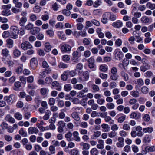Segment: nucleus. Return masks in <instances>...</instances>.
I'll return each mask as SVG.
<instances>
[{
    "instance_id": "nucleus-1",
    "label": "nucleus",
    "mask_w": 155,
    "mask_h": 155,
    "mask_svg": "<svg viewBox=\"0 0 155 155\" xmlns=\"http://www.w3.org/2000/svg\"><path fill=\"white\" fill-rule=\"evenodd\" d=\"M11 34L10 37L13 39H16L18 38L19 30L18 27L15 26H12L10 28Z\"/></svg>"
},
{
    "instance_id": "nucleus-2",
    "label": "nucleus",
    "mask_w": 155,
    "mask_h": 155,
    "mask_svg": "<svg viewBox=\"0 0 155 155\" xmlns=\"http://www.w3.org/2000/svg\"><path fill=\"white\" fill-rule=\"evenodd\" d=\"M15 99L14 95L11 94L9 96H6L4 97V99L9 105L12 104Z\"/></svg>"
},
{
    "instance_id": "nucleus-3",
    "label": "nucleus",
    "mask_w": 155,
    "mask_h": 155,
    "mask_svg": "<svg viewBox=\"0 0 155 155\" xmlns=\"http://www.w3.org/2000/svg\"><path fill=\"white\" fill-rule=\"evenodd\" d=\"M60 49L62 52H70L71 51V47L68 44H64L61 45Z\"/></svg>"
},
{
    "instance_id": "nucleus-4",
    "label": "nucleus",
    "mask_w": 155,
    "mask_h": 155,
    "mask_svg": "<svg viewBox=\"0 0 155 155\" xmlns=\"http://www.w3.org/2000/svg\"><path fill=\"white\" fill-rule=\"evenodd\" d=\"M1 54L3 56V61L6 63L5 58L7 57L9 55V50L7 48H5L2 50Z\"/></svg>"
},
{
    "instance_id": "nucleus-5",
    "label": "nucleus",
    "mask_w": 155,
    "mask_h": 155,
    "mask_svg": "<svg viewBox=\"0 0 155 155\" xmlns=\"http://www.w3.org/2000/svg\"><path fill=\"white\" fill-rule=\"evenodd\" d=\"M21 46L22 49L24 50H27L28 49H31L33 47L30 43L28 41L22 43Z\"/></svg>"
},
{
    "instance_id": "nucleus-6",
    "label": "nucleus",
    "mask_w": 155,
    "mask_h": 155,
    "mask_svg": "<svg viewBox=\"0 0 155 155\" xmlns=\"http://www.w3.org/2000/svg\"><path fill=\"white\" fill-rule=\"evenodd\" d=\"M28 134H37L38 133L39 131L38 129L35 127H29L28 129Z\"/></svg>"
},
{
    "instance_id": "nucleus-7",
    "label": "nucleus",
    "mask_w": 155,
    "mask_h": 155,
    "mask_svg": "<svg viewBox=\"0 0 155 155\" xmlns=\"http://www.w3.org/2000/svg\"><path fill=\"white\" fill-rule=\"evenodd\" d=\"M38 62L37 58H32L30 61V66L31 68L34 69L37 66Z\"/></svg>"
},
{
    "instance_id": "nucleus-8",
    "label": "nucleus",
    "mask_w": 155,
    "mask_h": 155,
    "mask_svg": "<svg viewBox=\"0 0 155 155\" xmlns=\"http://www.w3.org/2000/svg\"><path fill=\"white\" fill-rule=\"evenodd\" d=\"M88 66L90 69L94 68L95 67L94 59L93 57H91L87 60Z\"/></svg>"
},
{
    "instance_id": "nucleus-9",
    "label": "nucleus",
    "mask_w": 155,
    "mask_h": 155,
    "mask_svg": "<svg viewBox=\"0 0 155 155\" xmlns=\"http://www.w3.org/2000/svg\"><path fill=\"white\" fill-rule=\"evenodd\" d=\"M123 56V54L121 51H117L115 52V58L116 59L120 60L122 58Z\"/></svg>"
},
{
    "instance_id": "nucleus-10",
    "label": "nucleus",
    "mask_w": 155,
    "mask_h": 155,
    "mask_svg": "<svg viewBox=\"0 0 155 155\" xmlns=\"http://www.w3.org/2000/svg\"><path fill=\"white\" fill-rule=\"evenodd\" d=\"M71 117L75 121H78L80 120V118L78 113L76 112H74L71 114Z\"/></svg>"
},
{
    "instance_id": "nucleus-11",
    "label": "nucleus",
    "mask_w": 155,
    "mask_h": 155,
    "mask_svg": "<svg viewBox=\"0 0 155 155\" xmlns=\"http://www.w3.org/2000/svg\"><path fill=\"white\" fill-rule=\"evenodd\" d=\"M104 141L102 139H99L97 145V147L99 149H102L104 148Z\"/></svg>"
},
{
    "instance_id": "nucleus-12",
    "label": "nucleus",
    "mask_w": 155,
    "mask_h": 155,
    "mask_svg": "<svg viewBox=\"0 0 155 155\" xmlns=\"http://www.w3.org/2000/svg\"><path fill=\"white\" fill-rule=\"evenodd\" d=\"M78 52L77 51H74L73 53V57L72 60L74 62H77L78 61Z\"/></svg>"
},
{
    "instance_id": "nucleus-13",
    "label": "nucleus",
    "mask_w": 155,
    "mask_h": 155,
    "mask_svg": "<svg viewBox=\"0 0 155 155\" xmlns=\"http://www.w3.org/2000/svg\"><path fill=\"white\" fill-rule=\"evenodd\" d=\"M45 51L47 52H49L51 49V46L49 42H46L44 44Z\"/></svg>"
},
{
    "instance_id": "nucleus-14",
    "label": "nucleus",
    "mask_w": 155,
    "mask_h": 155,
    "mask_svg": "<svg viewBox=\"0 0 155 155\" xmlns=\"http://www.w3.org/2000/svg\"><path fill=\"white\" fill-rule=\"evenodd\" d=\"M13 54L14 57L16 58L18 57L21 54V52L20 50L17 48H15L13 51Z\"/></svg>"
},
{
    "instance_id": "nucleus-15",
    "label": "nucleus",
    "mask_w": 155,
    "mask_h": 155,
    "mask_svg": "<svg viewBox=\"0 0 155 155\" xmlns=\"http://www.w3.org/2000/svg\"><path fill=\"white\" fill-rule=\"evenodd\" d=\"M79 133L77 131H75L73 133V136L74 138V140L75 141L79 142L81 140L80 137L79 136Z\"/></svg>"
},
{
    "instance_id": "nucleus-16",
    "label": "nucleus",
    "mask_w": 155,
    "mask_h": 155,
    "mask_svg": "<svg viewBox=\"0 0 155 155\" xmlns=\"http://www.w3.org/2000/svg\"><path fill=\"white\" fill-rule=\"evenodd\" d=\"M80 145L82 147L83 150H88L90 149V145L88 143L82 142L80 143Z\"/></svg>"
},
{
    "instance_id": "nucleus-17",
    "label": "nucleus",
    "mask_w": 155,
    "mask_h": 155,
    "mask_svg": "<svg viewBox=\"0 0 155 155\" xmlns=\"http://www.w3.org/2000/svg\"><path fill=\"white\" fill-rule=\"evenodd\" d=\"M41 29L40 28L38 27H33L30 32V33L33 35H35L39 33Z\"/></svg>"
},
{
    "instance_id": "nucleus-18",
    "label": "nucleus",
    "mask_w": 155,
    "mask_h": 155,
    "mask_svg": "<svg viewBox=\"0 0 155 155\" xmlns=\"http://www.w3.org/2000/svg\"><path fill=\"white\" fill-rule=\"evenodd\" d=\"M150 68V66L148 64H143L140 67V69L141 71L145 72L147 70Z\"/></svg>"
},
{
    "instance_id": "nucleus-19",
    "label": "nucleus",
    "mask_w": 155,
    "mask_h": 155,
    "mask_svg": "<svg viewBox=\"0 0 155 155\" xmlns=\"http://www.w3.org/2000/svg\"><path fill=\"white\" fill-rule=\"evenodd\" d=\"M52 86L56 88V90L58 91H60L61 89V86L56 81L53 82L51 84Z\"/></svg>"
},
{
    "instance_id": "nucleus-20",
    "label": "nucleus",
    "mask_w": 155,
    "mask_h": 155,
    "mask_svg": "<svg viewBox=\"0 0 155 155\" xmlns=\"http://www.w3.org/2000/svg\"><path fill=\"white\" fill-rule=\"evenodd\" d=\"M142 23L144 24H147L150 22V19L146 16H143L140 19Z\"/></svg>"
},
{
    "instance_id": "nucleus-21",
    "label": "nucleus",
    "mask_w": 155,
    "mask_h": 155,
    "mask_svg": "<svg viewBox=\"0 0 155 155\" xmlns=\"http://www.w3.org/2000/svg\"><path fill=\"white\" fill-rule=\"evenodd\" d=\"M123 23L122 22L120 21H117L116 22L113 23L112 24V25L114 27L117 28L120 27L122 26Z\"/></svg>"
},
{
    "instance_id": "nucleus-22",
    "label": "nucleus",
    "mask_w": 155,
    "mask_h": 155,
    "mask_svg": "<svg viewBox=\"0 0 155 155\" xmlns=\"http://www.w3.org/2000/svg\"><path fill=\"white\" fill-rule=\"evenodd\" d=\"M57 35L60 39L62 40H64L66 39V37L64 34H63L62 31H59L57 32Z\"/></svg>"
},
{
    "instance_id": "nucleus-23",
    "label": "nucleus",
    "mask_w": 155,
    "mask_h": 155,
    "mask_svg": "<svg viewBox=\"0 0 155 155\" xmlns=\"http://www.w3.org/2000/svg\"><path fill=\"white\" fill-rule=\"evenodd\" d=\"M13 41L11 39H8L6 40V45L7 47L9 48H12L13 46Z\"/></svg>"
},
{
    "instance_id": "nucleus-24",
    "label": "nucleus",
    "mask_w": 155,
    "mask_h": 155,
    "mask_svg": "<svg viewBox=\"0 0 155 155\" xmlns=\"http://www.w3.org/2000/svg\"><path fill=\"white\" fill-rule=\"evenodd\" d=\"M5 119L6 120L12 123H14L15 121V119L9 115H7Z\"/></svg>"
},
{
    "instance_id": "nucleus-25",
    "label": "nucleus",
    "mask_w": 155,
    "mask_h": 155,
    "mask_svg": "<svg viewBox=\"0 0 155 155\" xmlns=\"http://www.w3.org/2000/svg\"><path fill=\"white\" fill-rule=\"evenodd\" d=\"M19 0H13V2L15 4V6L18 8H20L22 6V4L19 2Z\"/></svg>"
},
{
    "instance_id": "nucleus-26",
    "label": "nucleus",
    "mask_w": 155,
    "mask_h": 155,
    "mask_svg": "<svg viewBox=\"0 0 155 155\" xmlns=\"http://www.w3.org/2000/svg\"><path fill=\"white\" fill-rule=\"evenodd\" d=\"M27 21V19L26 17H22L19 21V25L21 26H23L26 22Z\"/></svg>"
},
{
    "instance_id": "nucleus-27",
    "label": "nucleus",
    "mask_w": 155,
    "mask_h": 155,
    "mask_svg": "<svg viewBox=\"0 0 155 155\" xmlns=\"http://www.w3.org/2000/svg\"><path fill=\"white\" fill-rule=\"evenodd\" d=\"M140 114L137 115L136 113L133 112L131 113L130 115V118H134L136 119H138L140 118Z\"/></svg>"
},
{
    "instance_id": "nucleus-28",
    "label": "nucleus",
    "mask_w": 155,
    "mask_h": 155,
    "mask_svg": "<svg viewBox=\"0 0 155 155\" xmlns=\"http://www.w3.org/2000/svg\"><path fill=\"white\" fill-rule=\"evenodd\" d=\"M99 69L102 72H106L107 71L108 68L107 65L104 64H101L100 66Z\"/></svg>"
},
{
    "instance_id": "nucleus-29",
    "label": "nucleus",
    "mask_w": 155,
    "mask_h": 155,
    "mask_svg": "<svg viewBox=\"0 0 155 155\" xmlns=\"http://www.w3.org/2000/svg\"><path fill=\"white\" fill-rule=\"evenodd\" d=\"M101 126L105 132H108L110 130V127L107 124L103 123L101 124Z\"/></svg>"
},
{
    "instance_id": "nucleus-30",
    "label": "nucleus",
    "mask_w": 155,
    "mask_h": 155,
    "mask_svg": "<svg viewBox=\"0 0 155 155\" xmlns=\"http://www.w3.org/2000/svg\"><path fill=\"white\" fill-rule=\"evenodd\" d=\"M51 112L49 110H46V114L43 116V119L44 120H47L49 119L50 115H51Z\"/></svg>"
},
{
    "instance_id": "nucleus-31",
    "label": "nucleus",
    "mask_w": 155,
    "mask_h": 155,
    "mask_svg": "<svg viewBox=\"0 0 155 155\" xmlns=\"http://www.w3.org/2000/svg\"><path fill=\"white\" fill-rule=\"evenodd\" d=\"M121 76L124 78L125 81H127L129 80V77L127 74L124 71H121L120 73Z\"/></svg>"
},
{
    "instance_id": "nucleus-32",
    "label": "nucleus",
    "mask_w": 155,
    "mask_h": 155,
    "mask_svg": "<svg viewBox=\"0 0 155 155\" xmlns=\"http://www.w3.org/2000/svg\"><path fill=\"white\" fill-rule=\"evenodd\" d=\"M14 117L16 119L19 120H21L23 118L22 114L18 112H16L15 114Z\"/></svg>"
},
{
    "instance_id": "nucleus-33",
    "label": "nucleus",
    "mask_w": 155,
    "mask_h": 155,
    "mask_svg": "<svg viewBox=\"0 0 155 155\" xmlns=\"http://www.w3.org/2000/svg\"><path fill=\"white\" fill-rule=\"evenodd\" d=\"M146 5L147 8L151 10L155 9V4H152L149 2L146 4Z\"/></svg>"
},
{
    "instance_id": "nucleus-34",
    "label": "nucleus",
    "mask_w": 155,
    "mask_h": 155,
    "mask_svg": "<svg viewBox=\"0 0 155 155\" xmlns=\"http://www.w3.org/2000/svg\"><path fill=\"white\" fill-rule=\"evenodd\" d=\"M98 153V150L95 148H93L90 151V153L91 155H97Z\"/></svg>"
},
{
    "instance_id": "nucleus-35",
    "label": "nucleus",
    "mask_w": 155,
    "mask_h": 155,
    "mask_svg": "<svg viewBox=\"0 0 155 155\" xmlns=\"http://www.w3.org/2000/svg\"><path fill=\"white\" fill-rule=\"evenodd\" d=\"M72 87L71 85L70 84H67L64 85V89L65 91L68 92L70 91Z\"/></svg>"
},
{
    "instance_id": "nucleus-36",
    "label": "nucleus",
    "mask_w": 155,
    "mask_h": 155,
    "mask_svg": "<svg viewBox=\"0 0 155 155\" xmlns=\"http://www.w3.org/2000/svg\"><path fill=\"white\" fill-rule=\"evenodd\" d=\"M72 135V133L69 132L67 133L65 135V137L66 138H67V140L68 141H71L72 140V139H71V137Z\"/></svg>"
},
{
    "instance_id": "nucleus-37",
    "label": "nucleus",
    "mask_w": 155,
    "mask_h": 155,
    "mask_svg": "<svg viewBox=\"0 0 155 155\" xmlns=\"http://www.w3.org/2000/svg\"><path fill=\"white\" fill-rule=\"evenodd\" d=\"M21 83L18 81L16 82L14 84L15 88L14 89L15 90H17L21 86Z\"/></svg>"
},
{
    "instance_id": "nucleus-38",
    "label": "nucleus",
    "mask_w": 155,
    "mask_h": 155,
    "mask_svg": "<svg viewBox=\"0 0 155 155\" xmlns=\"http://www.w3.org/2000/svg\"><path fill=\"white\" fill-rule=\"evenodd\" d=\"M83 78L84 79L85 81L87 80L89 78V74L88 71H84L82 74Z\"/></svg>"
},
{
    "instance_id": "nucleus-39",
    "label": "nucleus",
    "mask_w": 155,
    "mask_h": 155,
    "mask_svg": "<svg viewBox=\"0 0 155 155\" xmlns=\"http://www.w3.org/2000/svg\"><path fill=\"white\" fill-rule=\"evenodd\" d=\"M151 140V138L149 135H146L144 137L143 142L144 143H149Z\"/></svg>"
},
{
    "instance_id": "nucleus-40",
    "label": "nucleus",
    "mask_w": 155,
    "mask_h": 155,
    "mask_svg": "<svg viewBox=\"0 0 155 155\" xmlns=\"http://www.w3.org/2000/svg\"><path fill=\"white\" fill-rule=\"evenodd\" d=\"M34 27V25L31 23H29L27 24L25 27V29L27 30H31Z\"/></svg>"
},
{
    "instance_id": "nucleus-41",
    "label": "nucleus",
    "mask_w": 155,
    "mask_h": 155,
    "mask_svg": "<svg viewBox=\"0 0 155 155\" xmlns=\"http://www.w3.org/2000/svg\"><path fill=\"white\" fill-rule=\"evenodd\" d=\"M130 93L131 95L135 98L138 97L139 96V93L137 91H132Z\"/></svg>"
},
{
    "instance_id": "nucleus-42",
    "label": "nucleus",
    "mask_w": 155,
    "mask_h": 155,
    "mask_svg": "<svg viewBox=\"0 0 155 155\" xmlns=\"http://www.w3.org/2000/svg\"><path fill=\"white\" fill-rule=\"evenodd\" d=\"M141 91L143 93L146 94L148 93L149 89L147 87L143 86L141 88Z\"/></svg>"
},
{
    "instance_id": "nucleus-43",
    "label": "nucleus",
    "mask_w": 155,
    "mask_h": 155,
    "mask_svg": "<svg viewBox=\"0 0 155 155\" xmlns=\"http://www.w3.org/2000/svg\"><path fill=\"white\" fill-rule=\"evenodd\" d=\"M143 130V132L145 133H150L152 132L153 130V128L152 127H148L144 128Z\"/></svg>"
},
{
    "instance_id": "nucleus-44",
    "label": "nucleus",
    "mask_w": 155,
    "mask_h": 155,
    "mask_svg": "<svg viewBox=\"0 0 155 155\" xmlns=\"http://www.w3.org/2000/svg\"><path fill=\"white\" fill-rule=\"evenodd\" d=\"M102 3V1L101 0H97L94 2L93 6L95 8H97L101 5Z\"/></svg>"
},
{
    "instance_id": "nucleus-45",
    "label": "nucleus",
    "mask_w": 155,
    "mask_h": 155,
    "mask_svg": "<svg viewBox=\"0 0 155 155\" xmlns=\"http://www.w3.org/2000/svg\"><path fill=\"white\" fill-rule=\"evenodd\" d=\"M106 107L108 109L112 110L114 108L115 105L113 103H108L106 104Z\"/></svg>"
},
{
    "instance_id": "nucleus-46",
    "label": "nucleus",
    "mask_w": 155,
    "mask_h": 155,
    "mask_svg": "<svg viewBox=\"0 0 155 155\" xmlns=\"http://www.w3.org/2000/svg\"><path fill=\"white\" fill-rule=\"evenodd\" d=\"M2 14L3 16H8L11 14L10 11L8 10H3L2 12Z\"/></svg>"
},
{
    "instance_id": "nucleus-47",
    "label": "nucleus",
    "mask_w": 155,
    "mask_h": 155,
    "mask_svg": "<svg viewBox=\"0 0 155 155\" xmlns=\"http://www.w3.org/2000/svg\"><path fill=\"white\" fill-rule=\"evenodd\" d=\"M126 117V116L125 115L120 117L117 120L118 122L120 123H123L125 120Z\"/></svg>"
},
{
    "instance_id": "nucleus-48",
    "label": "nucleus",
    "mask_w": 155,
    "mask_h": 155,
    "mask_svg": "<svg viewBox=\"0 0 155 155\" xmlns=\"http://www.w3.org/2000/svg\"><path fill=\"white\" fill-rule=\"evenodd\" d=\"M119 78V76L117 74H112L110 77V78L112 80H117Z\"/></svg>"
},
{
    "instance_id": "nucleus-49",
    "label": "nucleus",
    "mask_w": 155,
    "mask_h": 155,
    "mask_svg": "<svg viewBox=\"0 0 155 155\" xmlns=\"http://www.w3.org/2000/svg\"><path fill=\"white\" fill-rule=\"evenodd\" d=\"M68 74H67L66 71L64 72L63 74L61 75V80L65 81H66L68 78Z\"/></svg>"
},
{
    "instance_id": "nucleus-50",
    "label": "nucleus",
    "mask_w": 155,
    "mask_h": 155,
    "mask_svg": "<svg viewBox=\"0 0 155 155\" xmlns=\"http://www.w3.org/2000/svg\"><path fill=\"white\" fill-rule=\"evenodd\" d=\"M19 134L23 137H26L27 136V133L24 131L23 128H21L19 131Z\"/></svg>"
},
{
    "instance_id": "nucleus-51",
    "label": "nucleus",
    "mask_w": 155,
    "mask_h": 155,
    "mask_svg": "<svg viewBox=\"0 0 155 155\" xmlns=\"http://www.w3.org/2000/svg\"><path fill=\"white\" fill-rule=\"evenodd\" d=\"M71 155H79V152L77 149H74L71 151Z\"/></svg>"
},
{
    "instance_id": "nucleus-52",
    "label": "nucleus",
    "mask_w": 155,
    "mask_h": 155,
    "mask_svg": "<svg viewBox=\"0 0 155 155\" xmlns=\"http://www.w3.org/2000/svg\"><path fill=\"white\" fill-rule=\"evenodd\" d=\"M49 150L51 154H53L55 153V147L53 145L50 146Z\"/></svg>"
},
{
    "instance_id": "nucleus-53",
    "label": "nucleus",
    "mask_w": 155,
    "mask_h": 155,
    "mask_svg": "<svg viewBox=\"0 0 155 155\" xmlns=\"http://www.w3.org/2000/svg\"><path fill=\"white\" fill-rule=\"evenodd\" d=\"M74 88L76 89L81 90L84 87L83 85L81 84H76L74 86Z\"/></svg>"
},
{
    "instance_id": "nucleus-54",
    "label": "nucleus",
    "mask_w": 155,
    "mask_h": 155,
    "mask_svg": "<svg viewBox=\"0 0 155 155\" xmlns=\"http://www.w3.org/2000/svg\"><path fill=\"white\" fill-rule=\"evenodd\" d=\"M22 71V68L21 66L18 67L15 69V72L18 74L21 73Z\"/></svg>"
},
{
    "instance_id": "nucleus-55",
    "label": "nucleus",
    "mask_w": 155,
    "mask_h": 155,
    "mask_svg": "<svg viewBox=\"0 0 155 155\" xmlns=\"http://www.w3.org/2000/svg\"><path fill=\"white\" fill-rule=\"evenodd\" d=\"M34 78L32 76H30L27 78V82L28 83H31L34 81Z\"/></svg>"
},
{
    "instance_id": "nucleus-56",
    "label": "nucleus",
    "mask_w": 155,
    "mask_h": 155,
    "mask_svg": "<svg viewBox=\"0 0 155 155\" xmlns=\"http://www.w3.org/2000/svg\"><path fill=\"white\" fill-rule=\"evenodd\" d=\"M80 126L82 128H86L88 126V124L87 122L82 121L79 123Z\"/></svg>"
},
{
    "instance_id": "nucleus-57",
    "label": "nucleus",
    "mask_w": 155,
    "mask_h": 155,
    "mask_svg": "<svg viewBox=\"0 0 155 155\" xmlns=\"http://www.w3.org/2000/svg\"><path fill=\"white\" fill-rule=\"evenodd\" d=\"M0 126L3 130H5L8 128V124L4 122H3L0 125Z\"/></svg>"
},
{
    "instance_id": "nucleus-58",
    "label": "nucleus",
    "mask_w": 155,
    "mask_h": 155,
    "mask_svg": "<svg viewBox=\"0 0 155 155\" xmlns=\"http://www.w3.org/2000/svg\"><path fill=\"white\" fill-rule=\"evenodd\" d=\"M10 32L8 31H6L4 32L2 34V36L3 38H6L10 35Z\"/></svg>"
},
{
    "instance_id": "nucleus-59",
    "label": "nucleus",
    "mask_w": 155,
    "mask_h": 155,
    "mask_svg": "<svg viewBox=\"0 0 155 155\" xmlns=\"http://www.w3.org/2000/svg\"><path fill=\"white\" fill-rule=\"evenodd\" d=\"M46 33L47 35L51 37H53L54 35V32L52 30H49L47 31Z\"/></svg>"
},
{
    "instance_id": "nucleus-60",
    "label": "nucleus",
    "mask_w": 155,
    "mask_h": 155,
    "mask_svg": "<svg viewBox=\"0 0 155 155\" xmlns=\"http://www.w3.org/2000/svg\"><path fill=\"white\" fill-rule=\"evenodd\" d=\"M19 80L21 81V83L24 84H26V79L24 76H20L19 77Z\"/></svg>"
},
{
    "instance_id": "nucleus-61",
    "label": "nucleus",
    "mask_w": 155,
    "mask_h": 155,
    "mask_svg": "<svg viewBox=\"0 0 155 155\" xmlns=\"http://www.w3.org/2000/svg\"><path fill=\"white\" fill-rule=\"evenodd\" d=\"M117 132L115 131H112L108 134V136L110 138H113L117 135Z\"/></svg>"
},
{
    "instance_id": "nucleus-62",
    "label": "nucleus",
    "mask_w": 155,
    "mask_h": 155,
    "mask_svg": "<svg viewBox=\"0 0 155 155\" xmlns=\"http://www.w3.org/2000/svg\"><path fill=\"white\" fill-rule=\"evenodd\" d=\"M49 16L48 14H44L41 16V19L43 21H46L49 19Z\"/></svg>"
},
{
    "instance_id": "nucleus-63",
    "label": "nucleus",
    "mask_w": 155,
    "mask_h": 155,
    "mask_svg": "<svg viewBox=\"0 0 155 155\" xmlns=\"http://www.w3.org/2000/svg\"><path fill=\"white\" fill-rule=\"evenodd\" d=\"M122 44V41L120 39H118L115 42V45L117 46L120 47V46Z\"/></svg>"
},
{
    "instance_id": "nucleus-64",
    "label": "nucleus",
    "mask_w": 155,
    "mask_h": 155,
    "mask_svg": "<svg viewBox=\"0 0 155 155\" xmlns=\"http://www.w3.org/2000/svg\"><path fill=\"white\" fill-rule=\"evenodd\" d=\"M12 5L10 4L7 5H3L2 6V8L3 10H8L11 8Z\"/></svg>"
}]
</instances>
